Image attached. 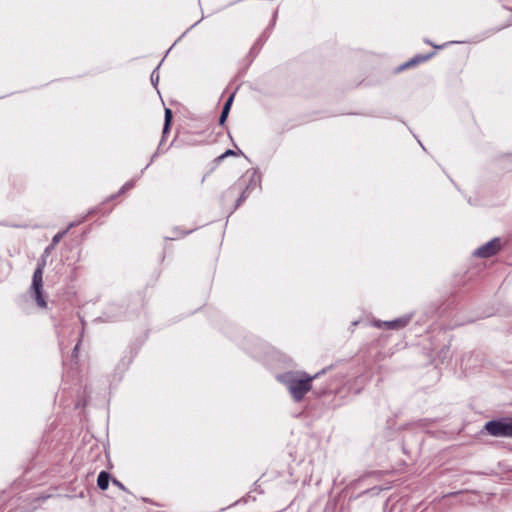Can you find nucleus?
Returning a JSON list of instances; mask_svg holds the SVG:
<instances>
[{"label":"nucleus","mask_w":512,"mask_h":512,"mask_svg":"<svg viewBox=\"0 0 512 512\" xmlns=\"http://www.w3.org/2000/svg\"><path fill=\"white\" fill-rule=\"evenodd\" d=\"M314 377L297 379L291 374L279 376L278 379L284 382L296 401H300L304 395L311 389V381Z\"/></svg>","instance_id":"obj_1"},{"label":"nucleus","mask_w":512,"mask_h":512,"mask_svg":"<svg viewBox=\"0 0 512 512\" xmlns=\"http://www.w3.org/2000/svg\"><path fill=\"white\" fill-rule=\"evenodd\" d=\"M485 429L492 436L512 437V418L490 421L486 423Z\"/></svg>","instance_id":"obj_2"},{"label":"nucleus","mask_w":512,"mask_h":512,"mask_svg":"<svg viewBox=\"0 0 512 512\" xmlns=\"http://www.w3.org/2000/svg\"><path fill=\"white\" fill-rule=\"evenodd\" d=\"M43 269H44V262L41 264H38V267L33 274V280H32V289L35 294V299H36L38 306L41 308L46 307V301L44 300L42 293H41L42 283H43Z\"/></svg>","instance_id":"obj_3"},{"label":"nucleus","mask_w":512,"mask_h":512,"mask_svg":"<svg viewBox=\"0 0 512 512\" xmlns=\"http://www.w3.org/2000/svg\"><path fill=\"white\" fill-rule=\"evenodd\" d=\"M501 248V242L499 238H494L485 245L481 246L475 251V255L483 258H487L495 255Z\"/></svg>","instance_id":"obj_4"},{"label":"nucleus","mask_w":512,"mask_h":512,"mask_svg":"<svg viewBox=\"0 0 512 512\" xmlns=\"http://www.w3.org/2000/svg\"><path fill=\"white\" fill-rule=\"evenodd\" d=\"M233 99H234V95L232 94L228 98V100L226 101V103H225V105L223 107L222 113L220 115V119H219L220 124H223L225 122L226 118L228 117V114H229L230 107L232 105Z\"/></svg>","instance_id":"obj_5"},{"label":"nucleus","mask_w":512,"mask_h":512,"mask_svg":"<svg viewBox=\"0 0 512 512\" xmlns=\"http://www.w3.org/2000/svg\"><path fill=\"white\" fill-rule=\"evenodd\" d=\"M97 485L100 489L106 490L109 485V474L105 471L100 472L97 479Z\"/></svg>","instance_id":"obj_6"},{"label":"nucleus","mask_w":512,"mask_h":512,"mask_svg":"<svg viewBox=\"0 0 512 512\" xmlns=\"http://www.w3.org/2000/svg\"><path fill=\"white\" fill-rule=\"evenodd\" d=\"M171 118H172V112L170 109H166L165 110V127H164V132L167 131L168 127H169V124H170V121H171Z\"/></svg>","instance_id":"obj_7"},{"label":"nucleus","mask_w":512,"mask_h":512,"mask_svg":"<svg viewBox=\"0 0 512 512\" xmlns=\"http://www.w3.org/2000/svg\"><path fill=\"white\" fill-rule=\"evenodd\" d=\"M405 324H406V321H403V320H396V321L387 323V325L390 328H400V327H403Z\"/></svg>","instance_id":"obj_8"},{"label":"nucleus","mask_w":512,"mask_h":512,"mask_svg":"<svg viewBox=\"0 0 512 512\" xmlns=\"http://www.w3.org/2000/svg\"><path fill=\"white\" fill-rule=\"evenodd\" d=\"M65 234V232H60V233H57L54 237H53V245L57 244L60 239L63 237V235Z\"/></svg>","instance_id":"obj_9"},{"label":"nucleus","mask_w":512,"mask_h":512,"mask_svg":"<svg viewBox=\"0 0 512 512\" xmlns=\"http://www.w3.org/2000/svg\"><path fill=\"white\" fill-rule=\"evenodd\" d=\"M229 155H234V152L232 150H227L225 153H223L221 156H219L218 159L222 160V159L226 158Z\"/></svg>","instance_id":"obj_10"},{"label":"nucleus","mask_w":512,"mask_h":512,"mask_svg":"<svg viewBox=\"0 0 512 512\" xmlns=\"http://www.w3.org/2000/svg\"><path fill=\"white\" fill-rule=\"evenodd\" d=\"M114 483H115L116 485H120V483H119L117 480H114Z\"/></svg>","instance_id":"obj_11"}]
</instances>
